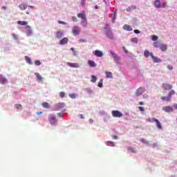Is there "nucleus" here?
<instances>
[{"label": "nucleus", "mask_w": 177, "mask_h": 177, "mask_svg": "<svg viewBox=\"0 0 177 177\" xmlns=\"http://www.w3.org/2000/svg\"><path fill=\"white\" fill-rule=\"evenodd\" d=\"M77 17L82 19L81 24L83 27H86L88 26V21H86V15L85 11H82L80 13L77 14Z\"/></svg>", "instance_id": "f257e3e1"}, {"label": "nucleus", "mask_w": 177, "mask_h": 177, "mask_svg": "<svg viewBox=\"0 0 177 177\" xmlns=\"http://www.w3.org/2000/svg\"><path fill=\"white\" fill-rule=\"evenodd\" d=\"M176 92L174 90H171L169 93L168 96H162L161 97L162 100H165V102H171V99H172V95H175Z\"/></svg>", "instance_id": "f03ea898"}, {"label": "nucleus", "mask_w": 177, "mask_h": 177, "mask_svg": "<svg viewBox=\"0 0 177 177\" xmlns=\"http://www.w3.org/2000/svg\"><path fill=\"white\" fill-rule=\"evenodd\" d=\"M110 54L111 55L112 57L114 58V61L115 62V63H118V64H121V59L120 58L118 55H117L113 50H110Z\"/></svg>", "instance_id": "7ed1b4c3"}, {"label": "nucleus", "mask_w": 177, "mask_h": 177, "mask_svg": "<svg viewBox=\"0 0 177 177\" xmlns=\"http://www.w3.org/2000/svg\"><path fill=\"white\" fill-rule=\"evenodd\" d=\"M48 120L50 121V123L52 124V125H55L56 122H57V119H56V115L50 114L48 115Z\"/></svg>", "instance_id": "20e7f679"}, {"label": "nucleus", "mask_w": 177, "mask_h": 177, "mask_svg": "<svg viewBox=\"0 0 177 177\" xmlns=\"http://www.w3.org/2000/svg\"><path fill=\"white\" fill-rule=\"evenodd\" d=\"M111 114L113 117L116 118H121V117H122V113H121L120 111H112Z\"/></svg>", "instance_id": "39448f33"}, {"label": "nucleus", "mask_w": 177, "mask_h": 177, "mask_svg": "<svg viewBox=\"0 0 177 177\" xmlns=\"http://www.w3.org/2000/svg\"><path fill=\"white\" fill-rule=\"evenodd\" d=\"M72 32L73 35H79L80 32H81V29L80 26H74L72 29Z\"/></svg>", "instance_id": "423d86ee"}, {"label": "nucleus", "mask_w": 177, "mask_h": 177, "mask_svg": "<svg viewBox=\"0 0 177 177\" xmlns=\"http://www.w3.org/2000/svg\"><path fill=\"white\" fill-rule=\"evenodd\" d=\"M162 88L164 91H171V89H172V85L167 83H163L162 84Z\"/></svg>", "instance_id": "0eeeda50"}, {"label": "nucleus", "mask_w": 177, "mask_h": 177, "mask_svg": "<svg viewBox=\"0 0 177 177\" xmlns=\"http://www.w3.org/2000/svg\"><path fill=\"white\" fill-rule=\"evenodd\" d=\"M26 34L28 37H31L32 35V30H31V26H26Z\"/></svg>", "instance_id": "6e6552de"}, {"label": "nucleus", "mask_w": 177, "mask_h": 177, "mask_svg": "<svg viewBox=\"0 0 177 177\" xmlns=\"http://www.w3.org/2000/svg\"><path fill=\"white\" fill-rule=\"evenodd\" d=\"M151 57L152 60L153 61V63H161V59L154 56L153 55V53H151Z\"/></svg>", "instance_id": "1a4fd4ad"}, {"label": "nucleus", "mask_w": 177, "mask_h": 177, "mask_svg": "<svg viewBox=\"0 0 177 177\" xmlns=\"http://www.w3.org/2000/svg\"><path fill=\"white\" fill-rule=\"evenodd\" d=\"M67 66L69 67H71L72 68H79L80 64L78 63H71V62H67Z\"/></svg>", "instance_id": "9d476101"}, {"label": "nucleus", "mask_w": 177, "mask_h": 177, "mask_svg": "<svg viewBox=\"0 0 177 177\" xmlns=\"http://www.w3.org/2000/svg\"><path fill=\"white\" fill-rule=\"evenodd\" d=\"M143 92H145V88L140 87L138 89L136 90V96H140L143 94Z\"/></svg>", "instance_id": "9b49d317"}, {"label": "nucleus", "mask_w": 177, "mask_h": 177, "mask_svg": "<svg viewBox=\"0 0 177 177\" xmlns=\"http://www.w3.org/2000/svg\"><path fill=\"white\" fill-rule=\"evenodd\" d=\"M163 111H166V113H171L174 111V108L172 106H166L162 108Z\"/></svg>", "instance_id": "f8f14e48"}, {"label": "nucleus", "mask_w": 177, "mask_h": 177, "mask_svg": "<svg viewBox=\"0 0 177 177\" xmlns=\"http://www.w3.org/2000/svg\"><path fill=\"white\" fill-rule=\"evenodd\" d=\"M94 55L97 57H103V52H102V51H100L99 50H95Z\"/></svg>", "instance_id": "ddd939ff"}, {"label": "nucleus", "mask_w": 177, "mask_h": 177, "mask_svg": "<svg viewBox=\"0 0 177 177\" xmlns=\"http://www.w3.org/2000/svg\"><path fill=\"white\" fill-rule=\"evenodd\" d=\"M67 44H68V38L67 37H64L59 41L60 45H66Z\"/></svg>", "instance_id": "4468645a"}, {"label": "nucleus", "mask_w": 177, "mask_h": 177, "mask_svg": "<svg viewBox=\"0 0 177 177\" xmlns=\"http://www.w3.org/2000/svg\"><path fill=\"white\" fill-rule=\"evenodd\" d=\"M35 75L37 79V81L39 82H42V81H44V77H42V76H41V74L38 73H35Z\"/></svg>", "instance_id": "2eb2a0df"}, {"label": "nucleus", "mask_w": 177, "mask_h": 177, "mask_svg": "<svg viewBox=\"0 0 177 177\" xmlns=\"http://www.w3.org/2000/svg\"><path fill=\"white\" fill-rule=\"evenodd\" d=\"M0 84H8V79L2 75H0Z\"/></svg>", "instance_id": "dca6fc26"}, {"label": "nucleus", "mask_w": 177, "mask_h": 177, "mask_svg": "<svg viewBox=\"0 0 177 177\" xmlns=\"http://www.w3.org/2000/svg\"><path fill=\"white\" fill-rule=\"evenodd\" d=\"M106 35L109 39H114V36L113 35V32L111 30H108L106 33Z\"/></svg>", "instance_id": "f3484780"}, {"label": "nucleus", "mask_w": 177, "mask_h": 177, "mask_svg": "<svg viewBox=\"0 0 177 177\" xmlns=\"http://www.w3.org/2000/svg\"><path fill=\"white\" fill-rule=\"evenodd\" d=\"M88 64L90 67H96V63L95 61H92L91 59L88 60Z\"/></svg>", "instance_id": "a211bd4d"}, {"label": "nucleus", "mask_w": 177, "mask_h": 177, "mask_svg": "<svg viewBox=\"0 0 177 177\" xmlns=\"http://www.w3.org/2000/svg\"><path fill=\"white\" fill-rule=\"evenodd\" d=\"M123 30H126V31H132V30L133 29L132 28V27H131V26L125 24L123 26Z\"/></svg>", "instance_id": "6ab92c4d"}, {"label": "nucleus", "mask_w": 177, "mask_h": 177, "mask_svg": "<svg viewBox=\"0 0 177 177\" xmlns=\"http://www.w3.org/2000/svg\"><path fill=\"white\" fill-rule=\"evenodd\" d=\"M154 6L157 8H161V2L160 1V0H156L154 1Z\"/></svg>", "instance_id": "aec40b11"}, {"label": "nucleus", "mask_w": 177, "mask_h": 177, "mask_svg": "<svg viewBox=\"0 0 177 177\" xmlns=\"http://www.w3.org/2000/svg\"><path fill=\"white\" fill-rule=\"evenodd\" d=\"M19 8L21 10H26L27 5L24 3H21V4H19Z\"/></svg>", "instance_id": "412c9836"}, {"label": "nucleus", "mask_w": 177, "mask_h": 177, "mask_svg": "<svg viewBox=\"0 0 177 177\" xmlns=\"http://www.w3.org/2000/svg\"><path fill=\"white\" fill-rule=\"evenodd\" d=\"M155 122L156 124V127L158 129H162V126L161 125V122H160L159 120H155Z\"/></svg>", "instance_id": "4be33fe9"}, {"label": "nucleus", "mask_w": 177, "mask_h": 177, "mask_svg": "<svg viewBox=\"0 0 177 177\" xmlns=\"http://www.w3.org/2000/svg\"><path fill=\"white\" fill-rule=\"evenodd\" d=\"M63 35L64 34H63V32L62 31H57L56 32V38H57L58 39H60V38H62Z\"/></svg>", "instance_id": "5701e85b"}, {"label": "nucleus", "mask_w": 177, "mask_h": 177, "mask_svg": "<svg viewBox=\"0 0 177 177\" xmlns=\"http://www.w3.org/2000/svg\"><path fill=\"white\" fill-rule=\"evenodd\" d=\"M159 48L160 50H162V52H165V50H167V44H160V46Z\"/></svg>", "instance_id": "b1692460"}, {"label": "nucleus", "mask_w": 177, "mask_h": 177, "mask_svg": "<svg viewBox=\"0 0 177 177\" xmlns=\"http://www.w3.org/2000/svg\"><path fill=\"white\" fill-rule=\"evenodd\" d=\"M106 146H110L111 147H114L115 146V142L112 141H108L106 142Z\"/></svg>", "instance_id": "393cba45"}, {"label": "nucleus", "mask_w": 177, "mask_h": 177, "mask_svg": "<svg viewBox=\"0 0 177 177\" xmlns=\"http://www.w3.org/2000/svg\"><path fill=\"white\" fill-rule=\"evenodd\" d=\"M106 78H113V73L110 71L105 72Z\"/></svg>", "instance_id": "a878e982"}, {"label": "nucleus", "mask_w": 177, "mask_h": 177, "mask_svg": "<svg viewBox=\"0 0 177 177\" xmlns=\"http://www.w3.org/2000/svg\"><path fill=\"white\" fill-rule=\"evenodd\" d=\"M17 24H19V26H28V23L26 21H18Z\"/></svg>", "instance_id": "bb28decb"}, {"label": "nucleus", "mask_w": 177, "mask_h": 177, "mask_svg": "<svg viewBox=\"0 0 177 177\" xmlns=\"http://www.w3.org/2000/svg\"><path fill=\"white\" fill-rule=\"evenodd\" d=\"M25 60L28 64H32V62L31 61V58H30L28 56H25Z\"/></svg>", "instance_id": "cd10ccee"}, {"label": "nucleus", "mask_w": 177, "mask_h": 177, "mask_svg": "<svg viewBox=\"0 0 177 177\" xmlns=\"http://www.w3.org/2000/svg\"><path fill=\"white\" fill-rule=\"evenodd\" d=\"M42 107H44V109H50V105H49V103L48 102H44L41 104Z\"/></svg>", "instance_id": "c85d7f7f"}, {"label": "nucleus", "mask_w": 177, "mask_h": 177, "mask_svg": "<svg viewBox=\"0 0 177 177\" xmlns=\"http://www.w3.org/2000/svg\"><path fill=\"white\" fill-rule=\"evenodd\" d=\"M135 9H136V6H131L127 8V12H131V10H135Z\"/></svg>", "instance_id": "c756f323"}, {"label": "nucleus", "mask_w": 177, "mask_h": 177, "mask_svg": "<svg viewBox=\"0 0 177 177\" xmlns=\"http://www.w3.org/2000/svg\"><path fill=\"white\" fill-rule=\"evenodd\" d=\"M144 56L149 57V56H151V53H150L148 50H145L144 52Z\"/></svg>", "instance_id": "7c9ffc66"}, {"label": "nucleus", "mask_w": 177, "mask_h": 177, "mask_svg": "<svg viewBox=\"0 0 177 177\" xmlns=\"http://www.w3.org/2000/svg\"><path fill=\"white\" fill-rule=\"evenodd\" d=\"M65 106L66 104L64 102H60L57 104V107L58 109H63V107H64Z\"/></svg>", "instance_id": "2f4dec72"}, {"label": "nucleus", "mask_w": 177, "mask_h": 177, "mask_svg": "<svg viewBox=\"0 0 177 177\" xmlns=\"http://www.w3.org/2000/svg\"><path fill=\"white\" fill-rule=\"evenodd\" d=\"M127 150L129 151V153H136V150L135 149V148L133 147H128Z\"/></svg>", "instance_id": "473e14b6"}, {"label": "nucleus", "mask_w": 177, "mask_h": 177, "mask_svg": "<svg viewBox=\"0 0 177 177\" xmlns=\"http://www.w3.org/2000/svg\"><path fill=\"white\" fill-rule=\"evenodd\" d=\"M157 119L154 118H149L148 119H147V122H156V120Z\"/></svg>", "instance_id": "72a5a7b5"}, {"label": "nucleus", "mask_w": 177, "mask_h": 177, "mask_svg": "<svg viewBox=\"0 0 177 177\" xmlns=\"http://www.w3.org/2000/svg\"><path fill=\"white\" fill-rule=\"evenodd\" d=\"M153 46L154 48H160V46H161V44L159 41H155L153 42Z\"/></svg>", "instance_id": "f704fd0d"}, {"label": "nucleus", "mask_w": 177, "mask_h": 177, "mask_svg": "<svg viewBox=\"0 0 177 177\" xmlns=\"http://www.w3.org/2000/svg\"><path fill=\"white\" fill-rule=\"evenodd\" d=\"M96 81H97V77L93 75H91V82H96Z\"/></svg>", "instance_id": "c9c22d12"}, {"label": "nucleus", "mask_w": 177, "mask_h": 177, "mask_svg": "<svg viewBox=\"0 0 177 177\" xmlns=\"http://www.w3.org/2000/svg\"><path fill=\"white\" fill-rule=\"evenodd\" d=\"M98 86L99 88H103V80H100L98 82Z\"/></svg>", "instance_id": "e433bc0d"}, {"label": "nucleus", "mask_w": 177, "mask_h": 177, "mask_svg": "<svg viewBox=\"0 0 177 177\" xmlns=\"http://www.w3.org/2000/svg\"><path fill=\"white\" fill-rule=\"evenodd\" d=\"M69 97L71 99H75V97H77V95L75 93H71V94H69Z\"/></svg>", "instance_id": "4c0bfd02"}, {"label": "nucleus", "mask_w": 177, "mask_h": 177, "mask_svg": "<svg viewBox=\"0 0 177 177\" xmlns=\"http://www.w3.org/2000/svg\"><path fill=\"white\" fill-rule=\"evenodd\" d=\"M151 39L152 41H157L158 39V37L157 35H152Z\"/></svg>", "instance_id": "58836bf2"}, {"label": "nucleus", "mask_w": 177, "mask_h": 177, "mask_svg": "<svg viewBox=\"0 0 177 177\" xmlns=\"http://www.w3.org/2000/svg\"><path fill=\"white\" fill-rule=\"evenodd\" d=\"M59 96H60V97H62V98L66 96V93H64V91H61V92L59 93Z\"/></svg>", "instance_id": "ea45409f"}, {"label": "nucleus", "mask_w": 177, "mask_h": 177, "mask_svg": "<svg viewBox=\"0 0 177 177\" xmlns=\"http://www.w3.org/2000/svg\"><path fill=\"white\" fill-rule=\"evenodd\" d=\"M35 66H41V61L39 60L35 61Z\"/></svg>", "instance_id": "a19ab883"}, {"label": "nucleus", "mask_w": 177, "mask_h": 177, "mask_svg": "<svg viewBox=\"0 0 177 177\" xmlns=\"http://www.w3.org/2000/svg\"><path fill=\"white\" fill-rule=\"evenodd\" d=\"M131 42H133L134 44H138V39L136 37L132 38Z\"/></svg>", "instance_id": "79ce46f5"}, {"label": "nucleus", "mask_w": 177, "mask_h": 177, "mask_svg": "<svg viewBox=\"0 0 177 177\" xmlns=\"http://www.w3.org/2000/svg\"><path fill=\"white\" fill-rule=\"evenodd\" d=\"M140 142H141L142 143H145V145H147V143H148L147 141L143 138H141L140 140Z\"/></svg>", "instance_id": "37998d69"}, {"label": "nucleus", "mask_w": 177, "mask_h": 177, "mask_svg": "<svg viewBox=\"0 0 177 177\" xmlns=\"http://www.w3.org/2000/svg\"><path fill=\"white\" fill-rule=\"evenodd\" d=\"M16 109H21V104H17L15 105Z\"/></svg>", "instance_id": "c03bdc74"}, {"label": "nucleus", "mask_w": 177, "mask_h": 177, "mask_svg": "<svg viewBox=\"0 0 177 177\" xmlns=\"http://www.w3.org/2000/svg\"><path fill=\"white\" fill-rule=\"evenodd\" d=\"M138 109H139L140 111H145V107H143V106H139Z\"/></svg>", "instance_id": "a18cd8bd"}, {"label": "nucleus", "mask_w": 177, "mask_h": 177, "mask_svg": "<svg viewBox=\"0 0 177 177\" xmlns=\"http://www.w3.org/2000/svg\"><path fill=\"white\" fill-rule=\"evenodd\" d=\"M58 23H59V24H64V25L67 24V23L64 22L63 21H58Z\"/></svg>", "instance_id": "49530a36"}, {"label": "nucleus", "mask_w": 177, "mask_h": 177, "mask_svg": "<svg viewBox=\"0 0 177 177\" xmlns=\"http://www.w3.org/2000/svg\"><path fill=\"white\" fill-rule=\"evenodd\" d=\"M115 19H117V15L114 14L113 18V23H114L115 21Z\"/></svg>", "instance_id": "de8ad7c7"}, {"label": "nucleus", "mask_w": 177, "mask_h": 177, "mask_svg": "<svg viewBox=\"0 0 177 177\" xmlns=\"http://www.w3.org/2000/svg\"><path fill=\"white\" fill-rule=\"evenodd\" d=\"M167 68H168L169 70H174V66H171V65H168V66H167Z\"/></svg>", "instance_id": "09e8293b"}, {"label": "nucleus", "mask_w": 177, "mask_h": 177, "mask_svg": "<svg viewBox=\"0 0 177 177\" xmlns=\"http://www.w3.org/2000/svg\"><path fill=\"white\" fill-rule=\"evenodd\" d=\"M73 21H75V22L78 21V19L77 18V17H73Z\"/></svg>", "instance_id": "8fccbe9b"}, {"label": "nucleus", "mask_w": 177, "mask_h": 177, "mask_svg": "<svg viewBox=\"0 0 177 177\" xmlns=\"http://www.w3.org/2000/svg\"><path fill=\"white\" fill-rule=\"evenodd\" d=\"M71 50H72V52H73V55H74V56H75V49L74 48H71Z\"/></svg>", "instance_id": "3c124183"}, {"label": "nucleus", "mask_w": 177, "mask_h": 177, "mask_svg": "<svg viewBox=\"0 0 177 177\" xmlns=\"http://www.w3.org/2000/svg\"><path fill=\"white\" fill-rule=\"evenodd\" d=\"M135 34H140V31L139 30H134Z\"/></svg>", "instance_id": "603ef678"}, {"label": "nucleus", "mask_w": 177, "mask_h": 177, "mask_svg": "<svg viewBox=\"0 0 177 177\" xmlns=\"http://www.w3.org/2000/svg\"><path fill=\"white\" fill-rule=\"evenodd\" d=\"M12 37H13L14 39H17V36L16 34H12Z\"/></svg>", "instance_id": "864d4df0"}, {"label": "nucleus", "mask_w": 177, "mask_h": 177, "mask_svg": "<svg viewBox=\"0 0 177 177\" xmlns=\"http://www.w3.org/2000/svg\"><path fill=\"white\" fill-rule=\"evenodd\" d=\"M112 138H113V139H115V140L118 139V136H113Z\"/></svg>", "instance_id": "5fc2aeb1"}, {"label": "nucleus", "mask_w": 177, "mask_h": 177, "mask_svg": "<svg viewBox=\"0 0 177 177\" xmlns=\"http://www.w3.org/2000/svg\"><path fill=\"white\" fill-rule=\"evenodd\" d=\"M80 42H86V40L82 39L80 40Z\"/></svg>", "instance_id": "6e6d98bb"}, {"label": "nucleus", "mask_w": 177, "mask_h": 177, "mask_svg": "<svg viewBox=\"0 0 177 177\" xmlns=\"http://www.w3.org/2000/svg\"><path fill=\"white\" fill-rule=\"evenodd\" d=\"M166 5H167V3H163L162 8H165Z\"/></svg>", "instance_id": "4d7b16f0"}, {"label": "nucleus", "mask_w": 177, "mask_h": 177, "mask_svg": "<svg viewBox=\"0 0 177 177\" xmlns=\"http://www.w3.org/2000/svg\"><path fill=\"white\" fill-rule=\"evenodd\" d=\"M139 104H140V106H143L145 104V103L143 102H140Z\"/></svg>", "instance_id": "13d9d810"}, {"label": "nucleus", "mask_w": 177, "mask_h": 177, "mask_svg": "<svg viewBox=\"0 0 177 177\" xmlns=\"http://www.w3.org/2000/svg\"><path fill=\"white\" fill-rule=\"evenodd\" d=\"M86 91H87V92H88V93H92V91L88 90V88H86Z\"/></svg>", "instance_id": "bf43d9fd"}, {"label": "nucleus", "mask_w": 177, "mask_h": 177, "mask_svg": "<svg viewBox=\"0 0 177 177\" xmlns=\"http://www.w3.org/2000/svg\"><path fill=\"white\" fill-rule=\"evenodd\" d=\"M174 109H176L177 110V104H175L174 105Z\"/></svg>", "instance_id": "052dcab7"}, {"label": "nucleus", "mask_w": 177, "mask_h": 177, "mask_svg": "<svg viewBox=\"0 0 177 177\" xmlns=\"http://www.w3.org/2000/svg\"><path fill=\"white\" fill-rule=\"evenodd\" d=\"M80 118H82V120H84V115L82 114L80 115Z\"/></svg>", "instance_id": "680f3d73"}, {"label": "nucleus", "mask_w": 177, "mask_h": 177, "mask_svg": "<svg viewBox=\"0 0 177 177\" xmlns=\"http://www.w3.org/2000/svg\"><path fill=\"white\" fill-rule=\"evenodd\" d=\"M146 97H149V95H143V99H146Z\"/></svg>", "instance_id": "e2e57ef3"}, {"label": "nucleus", "mask_w": 177, "mask_h": 177, "mask_svg": "<svg viewBox=\"0 0 177 177\" xmlns=\"http://www.w3.org/2000/svg\"><path fill=\"white\" fill-rule=\"evenodd\" d=\"M86 0H82V3H85V1H86Z\"/></svg>", "instance_id": "0e129e2a"}, {"label": "nucleus", "mask_w": 177, "mask_h": 177, "mask_svg": "<svg viewBox=\"0 0 177 177\" xmlns=\"http://www.w3.org/2000/svg\"><path fill=\"white\" fill-rule=\"evenodd\" d=\"M29 8H31V9H34V6H30Z\"/></svg>", "instance_id": "69168bd1"}, {"label": "nucleus", "mask_w": 177, "mask_h": 177, "mask_svg": "<svg viewBox=\"0 0 177 177\" xmlns=\"http://www.w3.org/2000/svg\"><path fill=\"white\" fill-rule=\"evenodd\" d=\"M89 122L92 123V122H93V120L92 119H90Z\"/></svg>", "instance_id": "338daca9"}, {"label": "nucleus", "mask_w": 177, "mask_h": 177, "mask_svg": "<svg viewBox=\"0 0 177 177\" xmlns=\"http://www.w3.org/2000/svg\"><path fill=\"white\" fill-rule=\"evenodd\" d=\"M2 9L6 10V6H3V7H2Z\"/></svg>", "instance_id": "774afa93"}]
</instances>
